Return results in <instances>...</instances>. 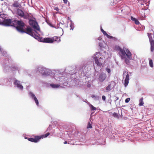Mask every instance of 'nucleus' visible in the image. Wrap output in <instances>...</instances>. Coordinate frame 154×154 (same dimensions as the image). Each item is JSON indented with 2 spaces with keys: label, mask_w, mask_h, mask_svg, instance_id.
<instances>
[{
  "label": "nucleus",
  "mask_w": 154,
  "mask_h": 154,
  "mask_svg": "<svg viewBox=\"0 0 154 154\" xmlns=\"http://www.w3.org/2000/svg\"><path fill=\"white\" fill-rule=\"evenodd\" d=\"M94 59L95 61V63L98 66H101L102 65V63L103 62V60L102 58L100 57L99 59H98L97 57H94Z\"/></svg>",
  "instance_id": "obj_12"
},
{
  "label": "nucleus",
  "mask_w": 154,
  "mask_h": 154,
  "mask_svg": "<svg viewBox=\"0 0 154 154\" xmlns=\"http://www.w3.org/2000/svg\"><path fill=\"white\" fill-rule=\"evenodd\" d=\"M130 100V98H126L125 100V102L126 103H128L129 102Z\"/></svg>",
  "instance_id": "obj_41"
},
{
  "label": "nucleus",
  "mask_w": 154,
  "mask_h": 154,
  "mask_svg": "<svg viewBox=\"0 0 154 154\" xmlns=\"http://www.w3.org/2000/svg\"><path fill=\"white\" fill-rule=\"evenodd\" d=\"M2 25L5 26H14V24L12 22L10 19H5L3 21Z\"/></svg>",
  "instance_id": "obj_9"
},
{
  "label": "nucleus",
  "mask_w": 154,
  "mask_h": 154,
  "mask_svg": "<svg viewBox=\"0 0 154 154\" xmlns=\"http://www.w3.org/2000/svg\"><path fill=\"white\" fill-rule=\"evenodd\" d=\"M29 95L32 99L34 100L36 105L38 106L39 105L38 101L35 95L32 92H30L29 93Z\"/></svg>",
  "instance_id": "obj_13"
},
{
  "label": "nucleus",
  "mask_w": 154,
  "mask_h": 154,
  "mask_svg": "<svg viewBox=\"0 0 154 154\" xmlns=\"http://www.w3.org/2000/svg\"><path fill=\"white\" fill-rule=\"evenodd\" d=\"M91 63L88 62L85 64H83V65L81 66L79 68V71L82 73L85 74L88 71L89 69H90V65Z\"/></svg>",
  "instance_id": "obj_3"
},
{
  "label": "nucleus",
  "mask_w": 154,
  "mask_h": 154,
  "mask_svg": "<svg viewBox=\"0 0 154 154\" xmlns=\"http://www.w3.org/2000/svg\"><path fill=\"white\" fill-rule=\"evenodd\" d=\"M129 74H127L126 75V78L125 80L124 85L125 87L127 86L129 83Z\"/></svg>",
  "instance_id": "obj_21"
},
{
  "label": "nucleus",
  "mask_w": 154,
  "mask_h": 154,
  "mask_svg": "<svg viewBox=\"0 0 154 154\" xmlns=\"http://www.w3.org/2000/svg\"><path fill=\"white\" fill-rule=\"evenodd\" d=\"M104 42H100L99 43V46L101 48H104Z\"/></svg>",
  "instance_id": "obj_37"
},
{
  "label": "nucleus",
  "mask_w": 154,
  "mask_h": 154,
  "mask_svg": "<svg viewBox=\"0 0 154 154\" xmlns=\"http://www.w3.org/2000/svg\"><path fill=\"white\" fill-rule=\"evenodd\" d=\"M50 85L52 88H58L60 86V85L58 84H51Z\"/></svg>",
  "instance_id": "obj_27"
},
{
  "label": "nucleus",
  "mask_w": 154,
  "mask_h": 154,
  "mask_svg": "<svg viewBox=\"0 0 154 154\" xmlns=\"http://www.w3.org/2000/svg\"><path fill=\"white\" fill-rule=\"evenodd\" d=\"M118 50L120 52V53L122 54L123 56H125L126 52L125 51H124L122 48H121L120 47H118Z\"/></svg>",
  "instance_id": "obj_25"
},
{
  "label": "nucleus",
  "mask_w": 154,
  "mask_h": 154,
  "mask_svg": "<svg viewBox=\"0 0 154 154\" xmlns=\"http://www.w3.org/2000/svg\"><path fill=\"white\" fill-rule=\"evenodd\" d=\"M64 71H66V76H60L58 77L59 80L61 82L63 83L64 82L63 81H66L68 79V78L71 77V75L75 74V73L74 70L71 67H66L64 70Z\"/></svg>",
  "instance_id": "obj_2"
},
{
  "label": "nucleus",
  "mask_w": 154,
  "mask_h": 154,
  "mask_svg": "<svg viewBox=\"0 0 154 154\" xmlns=\"http://www.w3.org/2000/svg\"><path fill=\"white\" fill-rule=\"evenodd\" d=\"M128 74H129V76H131L132 75V73L131 72H129Z\"/></svg>",
  "instance_id": "obj_53"
},
{
  "label": "nucleus",
  "mask_w": 154,
  "mask_h": 154,
  "mask_svg": "<svg viewBox=\"0 0 154 154\" xmlns=\"http://www.w3.org/2000/svg\"><path fill=\"white\" fill-rule=\"evenodd\" d=\"M29 25L34 29H35L34 31L36 33H37L35 30L40 31V28L38 26L37 22L33 20H29Z\"/></svg>",
  "instance_id": "obj_5"
},
{
  "label": "nucleus",
  "mask_w": 154,
  "mask_h": 154,
  "mask_svg": "<svg viewBox=\"0 0 154 154\" xmlns=\"http://www.w3.org/2000/svg\"><path fill=\"white\" fill-rule=\"evenodd\" d=\"M68 143L69 144H72V145H75V144L74 143V142L72 141V140H71L68 142Z\"/></svg>",
  "instance_id": "obj_39"
},
{
  "label": "nucleus",
  "mask_w": 154,
  "mask_h": 154,
  "mask_svg": "<svg viewBox=\"0 0 154 154\" xmlns=\"http://www.w3.org/2000/svg\"><path fill=\"white\" fill-rule=\"evenodd\" d=\"M94 112H91V115H90V121L91 122V120H90L91 118L93 116V114L94 113Z\"/></svg>",
  "instance_id": "obj_47"
},
{
  "label": "nucleus",
  "mask_w": 154,
  "mask_h": 154,
  "mask_svg": "<svg viewBox=\"0 0 154 154\" xmlns=\"http://www.w3.org/2000/svg\"><path fill=\"white\" fill-rule=\"evenodd\" d=\"M36 36H37L38 37L36 38V36H32L35 39H38V41L42 42L48 43V41H50V39L49 38H43L42 37L40 38L37 35L35 34Z\"/></svg>",
  "instance_id": "obj_11"
},
{
  "label": "nucleus",
  "mask_w": 154,
  "mask_h": 154,
  "mask_svg": "<svg viewBox=\"0 0 154 154\" xmlns=\"http://www.w3.org/2000/svg\"><path fill=\"white\" fill-rule=\"evenodd\" d=\"M45 70L42 75V76L45 77L51 75H53L52 72L51 70L45 68Z\"/></svg>",
  "instance_id": "obj_14"
},
{
  "label": "nucleus",
  "mask_w": 154,
  "mask_h": 154,
  "mask_svg": "<svg viewBox=\"0 0 154 154\" xmlns=\"http://www.w3.org/2000/svg\"><path fill=\"white\" fill-rule=\"evenodd\" d=\"M125 51L126 52L125 55H126L127 58L129 59V60H131V54L130 51L128 49H126Z\"/></svg>",
  "instance_id": "obj_18"
},
{
  "label": "nucleus",
  "mask_w": 154,
  "mask_h": 154,
  "mask_svg": "<svg viewBox=\"0 0 154 154\" xmlns=\"http://www.w3.org/2000/svg\"><path fill=\"white\" fill-rule=\"evenodd\" d=\"M68 19L69 20V19H70L69 17H68Z\"/></svg>",
  "instance_id": "obj_63"
},
{
  "label": "nucleus",
  "mask_w": 154,
  "mask_h": 154,
  "mask_svg": "<svg viewBox=\"0 0 154 154\" xmlns=\"http://www.w3.org/2000/svg\"><path fill=\"white\" fill-rule=\"evenodd\" d=\"M102 99L103 101H105L106 100V97L105 96H104V95L102 96Z\"/></svg>",
  "instance_id": "obj_45"
},
{
  "label": "nucleus",
  "mask_w": 154,
  "mask_h": 154,
  "mask_svg": "<svg viewBox=\"0 0 154 154\" xmlns=\"http://www.w3.org/2000/svg\"><path fill=\"white\" fill-rule=\"evenodd\" d=\"M14 78H15L14 77H9L7 79H5L6 81V84H10L11 83L12 81H14Z\"/></svg>",
  "instance_id": "obj_17"
},
{
  "label": "nucleus",
  "mask_w": 154,
  "mask_h": 154,
  "mask_svg": "<svg viewBox=\"0 0 154 154\" xmlns=\"http://www.w3.org/2000/svg\"><path fill=\"white\" fill-rule=\"evenodd\" d=\"M13 7L17 8L19 6V3L17 1L14 2V3L12 5Z\"/></svg>",
  "instance_id": "obj_31"
},
{
  "label": "nucleus",
  "mask_w": 154,
  "mask_h": 154,
  "mask_svg": "<svg viewBox=\"0 0 154 154\" xmlns=\"http://www.w3.org/2000/svg\"><path fill=\"white\" fill-rule=\"evenodd\" d=\"M101 39V37H99L98 38V39L99 40H100Z\"/></svg>",
  "instance_id": "obj_57"
},
{
  "label": "nucleus",
  "mask_w": 154,
  "mask_h": 154,
  "mask_svg": "<svg viewBox=\"0 0 154 154\" xmlns=\"http://www.w3.org/2000/svg\"><path fill=\"white\" fill-rule=\"evenodd\" d=\"M114 83L113 82H111L110 84L108 85L106 88V91L107 92L109 91L110 90H111L113 87Z\"/></svg>",
  "instance_id": "obj_19"
},
{
  "label": "nucleus",
  "mask_w": 154,
  "mask_h": 154,
  "mask_svg": "<svg viewBox=\"0 0 154 154\" xmlns=\"http://www.w3.org/2000/svg\"><path fill=\"white\" fill-rule=\"evenodd\" d=\"M135 23V24L137 25L139 24L140 23L138 20L136 19L134 21Z\"/></svg>",
  "instance_id": "obj_42"
},
{
  "label": "nucleus",
  "mask_w": 154,
  "mask_h": 154,
  "mask_svg": "<svg viewBox=\"0 0 154 154\" xmlns=\"http://www.w3.org/2000/svg\"><path fill=\"white\" fill-rule=\"evenodd\" d=\"M3 19H2V20L1 19V17H0V25H2V24L3 23Z\"/></svg>",
  "instance_id": "obj_46"
},
{
  "label": "nucleus",
  "mask_w": 154,
  "mask_h": 154,
  "mask_svg": "<svg viewBox=\"0 0 154 154\" xmlns=\"http://www.w3.org/2000/svg\"><path fill=\"white\" fill-rule=\"evenodd\" d=\"M87 128H92V124L90 122H88V123Z\"/></svg>",
  "instance_id": "obj_35"
},
{
  "label": "nucleus",
  "mask_w": 154,
  "mask_h": 154,
  "mask_svg": "<svg viewBox=\"0 0 154 154\" xmlns=\"http://www.w3.org/2000/svg\"><path fill=\"white\" fill-rule=\"evenodd\" d=\"M131 20H133V21H134L136 19L135 18H134V17H133L132 16L131 17Z\"/></svg>",
  "instance_id": "obj_48"
},
{
  "label": "nucleus",
  "mask_w": 154,
  "mask_h": 154,
  "mask_svg": "<svg viewBox=\"0 0 154 154\" xmlns=\"http://www.w3.org/2000/svg\"><path fill=\"white\" fill-rule=\"evenodd\" d=\"M15 22L16 23V26L14 24V26L17 31L21 33H26L32 36H36L35 34L33 32V29L29 26H28L24 29L25 24L21 20H15ZM38 37L36 36V38Z\"/></svg>",
  "instance_id": "obj_1"
},
{
  "label": "nucleus",
  "mask_w": 154,
  "mask_h": 154,
  "mask_svg": "<svg viewBox=\"0 0 154 154\" xmlns=\"http://www.w3.org/2000/svg\"><path fill=\"white\" fill-rule=\"evenodd\" d=\"M49 39L50 40L48 41V43H52L54 41H56L57 42H59L60 41V37L54 36L52 38H49Z\"/></svg>",
  "instance_id": "obj_16"
},
{
  "label": "nucleus",
  "mask_w": 154,
  "mask_h": 154,
  "mask_svg": "<svg viewBox=\"0 0 154 154\" xmlns=\"http://www.w3.org/2000/svg\"><path fill=\"white\" fill-rule=\"evenodd\" d=\"M8 64L7 63H4L3 64V67H4V70H5V69L6 68H8ZM11 68V69L13 71L17 70L19 73V71L21 69V68L17 64L13 65L11 67H9Z\"/></svg>",
  "instance_id": "obj_4"
},
{
  "label": "nucleus",
  "mask_w": 154,
  "mask_h": 154,
  "mask_svg": "<svg viewBox=\"0 0 154 154\" xmlns=\"http://www.w3.org/2000/svg\"><path fill=\"white\" fill-rule=\"evenodd\" d=\"M111 37H112V38H109L110 39L113 38V40H114V41H117V40H118V38H116L115 37H113V36H111Z\"/></svg>",
  "instance_id": "obj_40"
},
{
  "label": "nucleus",
  "mask_w": 154,
  "mask_h": 154,
  "mask_svg": "<svg viewBox=\"0 0 154 154\" xmlns=\"http://www.w3.org/2000/svg\"><path fill=\"white\" fill-rule=\"evenodd\" d=\"M1 52L2 53V54L3 56H5L6 57H7L6 55V54H7L6 52L2 50V52Z\"/></svg>",
  "instance_id": "obj_38"
},
{
  "label": "nucleus",
  "mask_w": 154,
  "mask_h": 154,
  "mask_svg": "<svg viewBox=\"0 0 154 154\" xmlns=\"http://www.w3.org/2000/svg\"><path fill=\"white\" fill-rule=\"evenodd\" d=\"M131 20H133V21H134L136 19L135 18H134V17H133L132 16L131 17Z\"/></svg>",
  "instance_id": "obj_49"
},
{
  "label": "nucleus",
  "mask_w": 154,
  "mask_h": 154,
  "mask_svg": "<svg viewBox=\"0 0 154 154\" xmlns=\"http://www.w3.org/2000/svg\"><path fill=\"white\" fill-rule=\"evenodd\" d=\"M152 34L151 33H148V36L151 45V51L152 52L154 49V40L152 39Z\"/></svg>",
  "instance_id": "obj_10"
},
{
  "label": "nucleus",
  "mask_w": 154,
  "mask_h": 154,
  "mask_svg": "<svg viewBox=\"0 0 154 154\" xmlns=\"http://www.w3.org/2000/svg\"><path fill=\"white\" fill-rule=\"evenodd\" d=\"M54 9H55V10H56V11H59V8H57V7L56 8Z\"/></svg>",
  "instance_id": "obj_51"
},
{
  "label": "nucleus",
  "mask_w": 154,
  "mask_h": 154,
  "mask_svg": "<svg viewBox=\"0 0 154 154\" xmlns=\"http://www.w3.org/2000/svg\"><path fill=\"white\" fill-rule=\"evenodd\" d=\"M96 54H98V52H96Z\"/></svg>",
  "instance_id": "obj_62"
},
{
  "label": "nucleus",
  "mask_w": 154,
  "mask_h": 154,
  "mask_svg": "<svg viewBox=\"0 0 154 154\" xmlns=\"http://www.w3.org/2000/svg\"><path fill=\"white\" fill-rule=\"evenodd\" d=\"M124 73H123V76H124Z\"/></svg>",
  "instance_id": "obj_64"
},
{
  "label": "nucleus",
  "mask_w": 154,
  "mask_h": 154,
  "mask_svg": "<svg viewBox=\"0 0 154 154\" xmlns=\"http://www.w3.org/2000/svg\"><path fill=\"white\" fill-rule=\"evenodd\" d=\"M69 131V133H72V131Z\"/></svg>",
  "instance_id": "obj_61"
},
{
  "label": "nucleus",
  "mask_w": 154,
  "mask_h": 154,
  "mask_svg": "<svg viewBox=\"0 0 154 154\" xmlns=\"http://www.w3.org/2000/svg\"><path fill=\"white\" fill-rule=\"evenodd\" d=\"M110 4L112 6L115 5L118 2L119 0H110Z\"/></svg>",
  "instance_id": "obj_26"
},
{
  "label": "nucleus",
  "mask_w": 154,
  "mask_h": 154,
  "mask_svg": "<svg viewBox=\"0 0 154 154\" xmlns=\"http://www.w3.org/2000/svg\"><path fill=\"white\" fill-rule=\"evenodd\" d=\"M143 98H140L139 100V105L140 106H142L143 105V104H144V103L143 102Z\"/></svg>",
  "instance_id": "obj_29"
},
{
  "label": "nucleus",
  "mask_w": 154,
  "mask_h": 154,
  "mask_svg": "<svg viewBox=\"0 0 154 154\" xmlns=\"http://www.w3.org/2000/svg\"><path fill=\"white\" fill-rule=\"evenodd\" d=\"M106 70L109 73H110L111 70L109 68H106Z\"/></svg>",
  "instance_id": "obj_43"
},
{
  "label": "nucleus",
  "mask_w": 154,
  "mask_h": 154,
  "mask_svg": "<svg viewBox=\"0 0 154 154\" xmlns=\"http://www.w3.org/2000/svg\"><path fill=\"white\" fill-rule=\"evenodd\" d=\"M107 78V75L104 72H101L98 75V81L99 82H103Z\"/></svg>",
  "instance_id": "obj_8"
},
{
  "label": "nucleus",
  "mask_w": 154,
  "mask_h": 154,
  "mask_svg": "<svg viewBox=\"0 0 154 154\" xmlns=\"http://www.w3.org/2000/svg\"><path fill=\"white\" fill-rule=\"evenodd\" d=\"M13 84L14 87L20 90H23V87L21 83V82L16 78H14Z\"/></svg>",
  "instance_id": "obj_7"
},
{
  "label": "nucleus",
  "mask_w": 154,
  "mask_h": 154,
  "mask_svg": "<svg viewBox=\"0 0 154 154\" xmlns=\"http://www.w3.org/2000/svg\"><path fill=\"white\" fill-rule=\"evenodd\" d=\"M2 82V84H0V85H3V84H4V83L5 82H4L3 81V82Z\"/></svg>",
  "instance_id": "obj_55"
},
{
  "label": "nucleus",
  "mask_w": 154,
  "mask_h": 154,
  "mask_svg": "<svg viewBox=\"0 0 154 154\" xmlns=\"http://www.w3.org/2000/svg\"><path fill=\"white\" fill-rule=\"evenodd\" d=\"M64 2V3L65 4H66L67 2V0H63Z\"/></svg>",
  "instance_id": "obj_50"
},
{
  "label": "nucleus",
  "mask_w": 154,
  "mask_h": 154,
  "mask_svg": "<svg viewBox=\"0 0 154 154\" xmlns=\"http://www.w3.org/2000/svg\"><path fill=\"white\" fill-rule=\"evenodd\" d=\"M101 31L103 32V34L104 35H106L107 38H112V37H111V36H110L108 35L106 32L104 31L103 29L102 28V27H101Z\"/></svg>",
  "instance_id": "obj_24"
},
{
  "label": "nucleus",
  "mask_w": 154,
  "mask_h": 154,
  "mask_svg": "<svg viewBox=\"0 0 154 154\" xmlns=\"http://www.w3.org/2000/svg\"><path fill=\"white\" fill-rule=\"evenodd\" d=\"M64 22H63V23H61H61H60L63 25V24H64Z\"/></svg>",
  "instance_id": "obj_59"
},
{
  "label": "nucleus",
  "mask_w": 154,
  "mask_h": 154,
  "mask_svg": "<svg viewBox=\"0 0 154 154\" xmlns=\"http://www.w3.org/2000/svg\"><path fill=\"white\" fill-rule=\"evenodd\" d=\"M67 143H68V142L67 141H64V143L65 144H66Z\"/></svg>",
  "instance_id": "obj_54"
},
{
  "label": "nucleus",
  "mask_w": 154,
  "mask_h": 154,
  "mask_svg": "<svg viewBox=\"0 0 154 154\" xmlns=\"http://www.w3.org/2000/svg\"><path fill=\"white\" fill-rule=\"evenodd\" d=\"M129 59L126 57L125 58V62L127 65H129L130 64V61Z\"/></svg>",
  "instance_id": "obj_34"
},
{
  "label": "nucleus",
  "mask_w": 154,
  "mask_h": 154,
  "mask_svg": "<svg viewBox=\"0 0 154 154\" xmlns=\"http://www.w3.org/2000/svg\"><path fill=\"white\" fill-rule=\"evenodd\" d=\"M116 100H115V101L116 102L117 100L119 99V97H116Z\"/></svg>",
  "instance_id": "obj_52"
},
{
  "label": "nucleus",
  "mask_w": 154,
  "mask_h": 154,
  "mask_svg": "<svg viewBox=\"0 0 154 154\" xmlns=\"http://www.w3.org/2000/svg\"><path fill=\"white\" fill-rule=\"evenodd\" d=\"M149 64L150 66L151 67H153V65L152 60L150 58H149Z\"/></svg>",
  "instance_id": "obj_32"
},
{
  "label": "nucleus",
  "mask_w": 154,
  "mask_h": 154,
  "mask_svg": "<svg viewBox=\"0 0 154 154\" xmlns=\"http://www.w3.org/2000/svg\"><path fill=\"white\" fill-rule=\"evenodd\" d=\"M50 134V133H48L46 134H45L44 135L42 136H41L42 138H43V137H47Z\"/></svg>",
  "instance_id": "obj_36"
},
{
  "label": "nucleus",
  "mask_w": 154,
  "mask_h": 154,
  "mask_svg": "<svg viewBox=\"0 0 154 154\" xmlns=\"http://www.w3.org/2000/svg\"><path fill=\"white\" fill-rule=\"evenodd\" d=\"M17 14L19 16L25 19H29L30 16L27 13L24 14L23 12L21 9H18L17 11Z\"/></svg>",
  "instance_id": "obj_6"
},
{
  "label": "nucleus",
  "mask_w": 154,
  "mask_h": 154,
  "mask_svg": "<svg viewBox=\"0 0 154 154\" xmlns=\"http://www.w3.org/2000/svg\"><path fill=\"white\" fill-rule=\"evenodd\" d=\"M42 138L41 136H36L34 138H29L28 139V140L29 141L35 143L38 142L39 140Z\"/></svg>",
  "instance_id": "obj_15"
},
{
  "label": "nucleus",
  "mask_w": 154,
  "mask_h": 154,
  "mask_svg": "<svg viewBox=\"0 0 154 154\" xmlns=\"http://www.w3.org/2000/svg\"><path fill=\"white\" fill-rule=\"evenodd\" d=\"M92 97L94 98L95 100H99V96L97 95H93L91 96Z\"/></svg>",
  "instance_id": "obj_30"
},
{
  "label": "nucleus",
  "mask_w": 154,
  "mask_h": 154,
  "mask_svg": "<svg viewBox=\"0 0 154 154\" xmlns=\"http://www.w3.org/2000/svg\"><path fill=\"white\" fill-rule=\"evenodd\" d=\"M4 17V15L3 14H0V17H1V19L2 20V19H3V20L4 21V20L5 19H4L3 18V17Z\"/></svg>",
  "instance_id": "obj_44"
},
{
  "label": "nucleus",
  "mask_w": 154,
  "mask_h": 154,
  "mask_svg": "<svg viewBox=\"0 0 154 154\" xmlns=\"http://www.w3.org/2000/svg\"><path fill=\"white\" fill-rule=\"evenodd\" d=\"M45 69V68L42 66H39L37 68V70L42 75Z\"/></svg>",
  "instance_id": "obj_22"
},
{
  "label": "nucleus",
  "mask_w": 154,
  "mask_h": 154,
  "mask_svg": "<svg viewBox=\"0 0 154 154\" xmlns=\"http://www.w3.org/2000/svg\"><path fill=\"white\" fill-rule=\"evenodd\" d=\"M71 22L70 26L71 28L70 30H73L74 28V24L71 20H70Z\"/></svg>",
  "instance_id": "obj_28"
},
{
  "label": "nucleus",
  "mask_w": 154,
  "mask_h": 154,
  "mask_svg": "<svg viewBox=\"0 0 154 154\" xmlns=\"http://www.w3.org/2000/svg\"><path fill=\"white\" fill-rule=\"evenodd\" d=\"M58 28H60L58 26V27H57V29H58ZM60 28L61 29H62V31H63V29H62V28Z\"/></svg>",
  "instance_id": "obj_58"
},
{
  "label": "nucleus",
  "mask_w": 154,
  "mask_h": 154,
  "mask_svg": "<svg viewBox=\"0 0 154 154\" xmlns=\"http://www.w3.org/2000/svg\"><path fill=\"white\" fill-rule=\"evenodd\" d=\"M121 114L119 115L117 113L114 112L112 113V116H113L114 117L118 119H119L120 118H122V111L121 110Z\"/></svg>",
  "instance_id": "obj_20"
},
{
  "label": "nucleus",
  "mask_w": 154,
  "mask_h": 154,
  "mask_svg": "<svg viewBox=\"0 0 154 154\" xmlns=\"http://www.w3.org/2000/svg\"><path fill=\"white\" fill-rule=\"evenodd\" d=\"M89 106L91 108V111H95L96 110V108L93 106L92 104H90L89 105Z\"/></svg>",
  "instance_id": "obj_33"
},
{
  "label": "nucleus",
  "mask_w": 154,
  "mask_h": 154,
  "mask_svg": "<svg viewBox=\"0 0 154 154\" xmlns=\"http://www.w3.org/2000/svg\"><path fill=\"white\" fill-rule=\"evenodd\" d=\"M8 60H9L11 61V57H8Z\"/></svg>",
  "instance_id": "obj_56"
},
{
  "label": "nucleus",
  "mask_w": 154,
  "mask_h": 154,
  "mask_svg": "<svg viewBox=\"0 0 154 154\" xmlns=\"http://www.w3.org/2000/svg\"><path fill=\"white\" fill-rule=\"evenodd\" d=\"M87 79H88L87 80H88L87 82H85V85L87 86V87L88 88H89L91 86V82L90 80H89L88 79H90L89 77H87Z\"/></svg>",
  "instance_id": "obj_23"
},
{
  "label": "nucleus",
  "mask_w": 154,
  "mask_h": 154,
  "mask_svg": "<svg viewBox=\"0 0 154 154\" xmlns=\"http://www.w3.org/2000/svg\"><path fill=\"white\" fill-rule=\"evenodd\" d=\"M84 77H85V79L86 80V76H84Z\"/></svg>",
  "instance_id": "obj_60"
}]
</instances>
